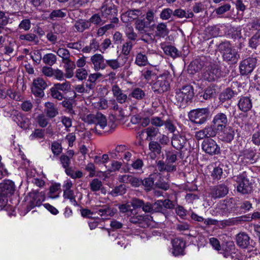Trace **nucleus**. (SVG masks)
Listing matches in <instances>:
<instances>
[{
  "label": "nucleus",
  "instance_id": "obj_59",
  "mask_svg": "<svg viewBox=\"0 0 260 260\" xmlns=\"http://www.w3.org/2000/svg\"><path fill=\"white\" fill-rule=\"evenodd\" d=\"M20 29H23L25 31H28L31 27V22L29 19H23L18 25Z\"/></svg>",
  "mask_w": 260,
  "mask_h": 260
},
{
  "label": "nucleus",
  "instance_id": "obj_51",
  "mask_svg": "<svg viewBox=\"0 0 260 260\" xmlns=\"http://www.w3.org/2000/svg\"><path fill=\"white\" fill-rule=\"evenodd\" d=\"M50 95L53 99L61 101L64 99L63 94L54 86H52L50 89Z\"/></svg>",
  "mask_w": 260,
  "mask_h": 260
},
{
  "label": "nucleus",
  "instance_id": "obj_14",
  "mask_svg": "<svg viewBox=\"0 0 260 260\" xmlns=\"http://www.w3.org/2000/svg\"><path fill=\"white\" fill-rule=\"evenodd\" d=\"M203 150L209 155H215L220 153V147L212 139L204 140L202 144Z\"/></svg>",
  "mask_w": 260,
  "mask_h": 260
},
{
  "label": "nucleus",
  "instance_id": "obj_37",
  "mask_svg": "<svg viewBox=\"0 0 260 260\" xmlns=\"http://www.w3.org/2000/svg\"><path fill=\"white\" fill-rule=\"evenodd\" d=\"M125 34L127 39L131 42L137 41L138 36H139L138 33L135 31L134 27L130 25L126 26Z\"/></svg>",
  "mask_w": 260,
  "mask_h": 260
},
{
  "label": "nucleus",
  "instance_id": "obj_11",
  "mask_svg": "<svg viewBox=\"0 0 260 260\" xmlns=\"http://www.w3.org/2000/svg\"><path fill=\"white\" fill-rule=\"evenodd\" d=\"M170 84L166 75H160L152 85V89L156 93H161L167 91Z\"/></svg>",
  "mask_w": 260,
  "mask_h": 260
},
{
  "label": "nucleus",
  "instance_id": "obj_41",
  "mask_svg": "<svg viewBox=\"0 0 260 260\" xmlns=\"http://www.w3.org/2000/svg\"><path fill=\"white\" fill-rule=\"evenodd\" d=\"M51 149L53 155V156H50V157L53 160L61 153L62 150L61 144L57 141H54L52 143Z\"/></svg>",
  "mask_w": 260,
  "mask_h": 260
},
{
  "label": "nucleus",
  "instance_id": "obj_25",
  "mask_svg": "<svg viewBox=\"0 0 260 260\" xmlns=\"http://www.w3.org/2000/svg\"><path fill=\"white\" fill-rule=\"evenodd\" d=\"M238 107L242 112H246L249 111L252 107L251 99L247 96H241L238 103Z\"/></svg>",
  "mask_w": 260,
  "mask_h": 260
},
{
  "label": "nucleus",
  "instance_id": "obj_47",
  "mask_svg": "<svg viewBox=\"0 0 260 260\" xmlns=\"http://www.w3.org/2000/svg\"><path fill=\"white\" fill-rule=\"evenodd\" d=\"M57 55L61 58L62 61L70 58V52L66 48L59 47L56 51L54 50Z\"/></svg>",
  "mask_w": 260,
  "mask_h": 260
},
{
  "label": "nucleus",
  "instance_id": "obj_28",
  "mask_svg": "<svg viewBox=\"0 0 260 260\" xmlns=\"http://www.w3.org/2000/svg\"><path fill=\"white\" fill-rule=\"evenodd\" d=\"M73 27L76 32L80 33L90 28L88 20L85 19H79L75 21Z\"/></svg>",
  "mask_w": 260,
  "mask_h": 260
},
{
  "label": "nucleus",
  "instance_id": "obj_19",
  "mask_svg": "<svg viewBox=\"0 0 260 260\" xmlns=\"http://www.w3.org/2000/svg\"><path fill=\"white\" fill-rule=\"evenodd\" d=\"M127 60L128 57L125 56H119L116 59H106V67L109 66L114 70H117L122 67Z\"/></svg>",
  "mask_w": 260,
  "mask_h": 260
},
{
  "label": "nucleus",
  "instance_id": "obj_53",
  "mask_svg": "<svg viewBox=\"0 0 260 260\" xmlns=\"http://www.w3.org/2000/svg\"><path fill=\"white\" fill-rule=\"evenodd\" d=\"M88 76L87 71L84 68L78 69L75 72V77L79 80H83L86 79Z\"/></svg>",
  "mask_w": 260,
  "mask_h": 260
},
{
  "label": "nucleus",
  "instance_id": "obj_39",
  "mask_svg": "<svg viewBox=\"0 0 260 260\" xmlns=\"http://www.w3.org/2000/svg\"><path fill=\"white\" fill-rule=\"evenodd\" d=\"M156 35L159 37H165L169 34L167 24L165 23L161 22L158 23L156 27Z\"/></svg>",
  "mask_w": 260,
  "mask_h": 260
},
{
  "label": "nucleus",
  "instance_id": "obj_46",
  "mask_svg": "<svg viewBox=\"0 0 260 260\" xmlns=\"http://www.w3.org/2000/svg\"><path fill=\"white\" fill-rule=\"evenodd\" d=\"M90 189L92 191L95 192L101 189L103 183L99 179L95 178L89 183Z\"/></svg>",
  "mask_w": 260,
  "mask_h": 260
},
{
  "label": "nucleus",
  "instance_id": "obj_50",
  "mask_svg": "<svg viewBox=\"0 0 260 260\" xmlns=\"http://www.w3.org/2000/svg\"><path fill=\"white\" fill-rule=\"evenodd\" d=\"M149 149L154 154H158L161 152V147L158 142L153 141L149 143Z\"/></svg>",
  "mask_w": 260,
  "mask_h": 260
},
{
  "label": "nucleus",
  "instance_id": "obj_27",
  "mask_svg": "<svg viewBox=\"0 0 260 260\" xmlns=\"http://www.w3.org/2000/svg\"><path fill=\"white\" fill-rule=\"evenodd\" d=\"M65 71V75L67 78H71L74 75V70L76 68V64L71 58L62 61Z\"/></svg>",
  "mask_w": 260,
  "mask_h": 260
},
{
  "label": "nucleus",
  "instance_id": "obj_3",
  "mask_svg": "<svg viewBox=\"0 0 260 260\" xmlns=\"http://www.w3.org/2000/svg\"><path fill=\"white\" fill-rule=\"evenodd\" d=\"M194 96L193 89L191 85H186L176 92V99L180 107H185Z\"/></svg>",
  "mask_w": 260,
  "mask_h": 260
},
{
  "label": "nucleus",
  "instance_id": "obj_35",
  "mask_svg": "<svg viewBox=\"0 0 260 260\" xmlns=\"http://www.w3.org/2000/svg\"><path fill=\"white\" fill-rule=\"evenodd\" d=\"M130 214H128L129 217V221L133 223H140L145 220V216L142 215L138 214L136 211L134 210H129Z\"/></svg>",
  "mask_w": 260,
  "mask_h": 260
},
{
  "label": "nucleus",
  "instance_id": "obj_26",
  "mask_svg": "<svg viewBox=\"0 0 260 260\" xmlns=\"http://www.w3.org/2000/svg\"><path fill=\"white\" fill-rule=\"evenodd\" d=\"M216 134L214 130L209 125L206 126L204 129L196 133L195 137L198 140H200L206 138L214 137Z\"/></svg>",
  "mask_w": 260,
  "mask_h": 260
},
{
  "label": "nucleus",
  "instance_id": "obj_63",
  "mask_svg": "<svg viewBox=\"0 0 260 260\" xmlns=\"http://www.w3.org/2000/svg\"><path fill=\"white\" fill-rule=\"evenodd\" d=\"M147 137L152 138L155 137L158 133L159 130L156 127L149 126L145 129Z\"/></svg>",
  "mask_w": 260,
  "mask_h": 260
},
{
  "label": "nucleus",
  "instance_id": "obj_20",
  "mask_svg": "<svg viewBox=\"0 0 260 260\" xmlns=\"http://www.w3.org/2000/svg\"><path fill=\"white\" fill-rule=\"evenodd\" d=\"M229 192L228 187L223 184L213 186L211 189L210 194L214 199L220 198L224 197Z\"/></svg>",
  "mask_w": 260,
  "mask_h": 260
},
{
  "label": "nucleus",
  "instance_id": "obj_6",
  "mask_svg": "<svg viewBox=\"0 0 260 260\" xmlns=\"http://www.w3.org/2000/svg\"><path fill=\"white\" fill-rule=\"evenodd\" d=\"M219 50L222 52L223 59L232 63L238 61L240 56L235 49H233L231 45L228 42L220 44Z\"/></svg>",
  "mask_w": 260,
  "mask_h": 260
},
{
  "label": "nucleus",
  "instance_id": "obj_31",
  "mask_svg": "<svg viewBox=\"0 0 260 260\" xmlns=\"http://www.w3.org/2000/svg\"><path fill=\"white\" fill-rule=\"evenodd\" d=\"M249 240V237L245 233H240L236 236L237 244L243 248L248 247L250 244Z\"/></svg>",
  "mask_w": 260,
  "mask_h": 260
},
{
  "label": "nucleus",
  "instance_id": "obj_17",
  "mask_svg": "<svg viewBox=\"0 0 260 260\" xmlns=\"http://www.w3.org/2000/svg\"><path fill=\"white\" fill-rule=\"evenodd\" d=\"M112 92L118 103L122 104L127 102L129 105L128 95L124 93L117 85H114L112 87Z\"/></svg>",
  "mask_w": 260,
  "mask_h": 260
},
{
  "label": "nucleus",
  "instance_id": "obj_32",
  "mask_svg": "<svg viewBox=\"0 0 260 260\" xmlns=\"http://www.w3.org/2000/svg\"><path fill=\"white\" fill-rule=\"evenodd\" d=\"M44 111L46 116L50 118H54L58 114L57 108L51 102L45 103Z\"/></svg>",
  "mask_w": 260,
  "mask_h": 260
},
{
  "label": "nucleus",
  "instance_id": "obj_8",
  "mask_svg": "<svg viewBox=\"0 0 260 260\" xmlns=\"http://www.w3.org/2000/svg\"><path fill=\"white\" fill-rule=\"evenodd\" d=\"M228 119L227 115L223 113H218L213 118L211 124L209 125L216 135L221 132L227 125Z\"/></svg>",
  "mask_w": 260,
  "mask_h": 260
},
{
  "label": "nucleus",
  "instance_id": "obj_34",
  "mask_svg": "<svg viewBox=\"0 0 260 260\" xmlns=\"http://www.w3.org/2000/svg\"><path fill=\"white\" fill-rule=\"evenodd\" d=\"M135 63L141 67L146 66L149 64L147 55L144 52L137 53L135 57Z\"/></svg>",
  "mask_w": 260,
  "mask_h": 260
},
{
  "label": "nucleus",
  "instance_id": "obj_55",
  "mask_svg": "<svg viewBox=\"0 0 260 260\" xmlns=\"http://www.w3.org/2000/svg\"><path fill=\"white\" fill-rule=\"evenodd\" d=\"M109 159V157L108 154H104L102 156L96 155L94 156L93 160L94 162L96 165H102L107 162Z\"/></svg>",
  "mask_w": 260,
  "mask_h": 260
},
{
  "label": "nucleus",
  "instance_id": "obj_36",
  "mask_svg": "<svg viewBox=\"0 0 260 260\" xmlns=\"http://www.w3.org/2000/svg\"><path fill=\"white\" fill-rule=\"evenodd\" d=\"M127 148V147L124 145H118L110 152V154L112 158L118 159L121 157V154L126 151Z\"/></svg>",
  "mask_w": 260,
  "mask_h": 260
},
{
  "label": "nucleus",
  "instance_id": "obj_5",
  "mask_svg": "<svg viewBox=\"0 0 260 260\" xmlns=\"http://www.w3.org/2000/svg\"><path fill=\"white\" fill-rule=\"evenodd\" d=\"M237 182V190L238 192L246 194L251 193L252 190V184L245 175L243 173L234 177Z\"/></svg>",
  "mask_w": 260,
  "mask_h": 260
},
{
  "label": "nucleus",
  "instance_id": "obj_12",
  "mask_svg": "<svg viewBox=\"0 0 260 260\" xmlns=\"http://www.w3.org/2000/svg\"><path fill=\"white\" fill-rule=\"evenodd\" d=\"M257 60L254 57H248L241 61L239 66L241 75H246L251 73L256 66Z\"/></svg>",
  "mask_w": 260,
  "mask_h": 260
},
{
  "label": "nucleus",
  "instance_id": "obj_56",
  "mask_svg": "<svg viewBox=\"0 0 260 260\" xmlns=\"http://www.w3.org/2000/svg\"><path fill=\"white\" fill-rule=\"evenodd\" d=\"M125 192V187L124 185H120L115 187L110 192V194L114 197L122 195Z\"/></svg>",
  "mask_w": 260,
  "mask_h": 260
},
{
  "label": "nucleus",
  "instance_id": "obj_45",
  "mask_svg": "<svg viewBox=\"0 0 260 260\" xmlns=\"http://www.w3.org/2000/svg\"><path fill=\"white\" fill-rule=\"evenodd\" d=\"M162 49L166 55L172 57H176L179 55L178 50L173 46H165Z\"/></svg>",
  "mask_w": 260,
  "mask_h": 260
},
{
  "label": "nucleus",
  "instance_id": "obj_43",
  "mask_svg": "<svg viewBox=\"0 0 260 260\" xmlns=\"http://www.w3.org/2000/svg\"><path fill=\"white\" fill-rule=\"evenodd\" d=\"M42 59L45 64L52 66L56 62L57 57L54 54L49 53L44 55Z\"/></svg>",
  "mask_w": 260,
  "mask_h": 260
},
{
  "label": "nucleus",
  "instance_id": "obj_4",
  "mask_svg": "<svg viewBox=\"0 0 260 260\" xmlns=\"http://www.w3.org/2000/svg\"><path fill=\"white\" fill-rule=\"evenodd\" d=\"M210 114L209 108H198L190 111L188 113V117L191 122L202 124L207 121Z\"/></svg>",
  "mask_w": 260,
  "mask_h": 260
},
{
  "label": "nucleus",
  "instance_id": "obj_57",
  "mask_svg": "<svg viewBox=\"0 0 260 260\" xmlns=\"http://www.w3.org/2000/svg\"><path fill=\"white\" fill-rule=\"evenodd\" d=\"M215 94V89L211 87L207 88L203 94V98L206 100H210Z\"/></svg>",
  "mask_w": 260,
  "mask_h": 260
},
{
  "label": "nucleus",
  "instance_id": "obj_30",
  "mask_svg": "<svg viewBox=\"0 0 260 260\" xmlns=\"http://www.w3.org/2000/svg\"><path fill=\"white\" fill-rule=\"evenodd\" d=\"M221 132L220 135V139L225 142L230 143L234 139L235 132L233 128L230 127H225Z\"/></svg>",
  "mask_w": 260,
  "mask_h": 260
},
{
  "label": "nucleus",
  "instance_id": "obj_18",
  "mask_svg": "<svg viewBox=\"0 0 260 260\" xmlns=\"http://www.w3.org/2000/svg\"><path fill=\"white\" fill-rule=\"evenodd\" d=\"M15 190L14 183L10 180L0 183V197L5 198L7 201L6 196L11 195Z\"/></svg>",
  "mask_w": 260,
  "mask_h": 260
},
{
  "label": "nucleus",
  "instance_id": "obj_24",
  "mask_svg": "<svg viewBox=\"0 0 260 260\" xmlns=\"http://www.w3.org/2000/svg\"><path fill=\"white\" fill-rule=\"evenodd\" d=\"M173 246L172 253L175 256L183 254L185 242L181 239L176 238L172 241Z\"/></svg>",
  "mask_w": 260,
  "mask_h": 260
},
{
  "label": "nucleus",
  "instance_id": "obj_40",
  "mask_svg": "<svg viewBox=\"0 0 260 260\" xmlns=\"http://www.w3.org/2000/svg\"><path fill=\"white\" fill-rule=\"evenodd\" d=\"M102 17L101 15H100L99 13H96L92 15L90 18L88 19L90 27L91 26L92 24L95 26H101L104 24L106 22V21L103 20Z\"/></svg>",
  "mask_w": 260,
  "mask_h": 260
},
{
  "label": "nucleus",
  "instance_id": "obj_7",
  "mask_svg": "<svg viewBox=\"0 0 260 260\" xmlns=\"http://www.w3.org/2000/svg\"><path fill=\"white\" fill-rule=\"evenodd\" d=\"M101 16L103 18L111 20V22L117 23L118 19L116 17L117 10L115 6L112 3H106L103 4L100 8Z\"/></svg>",
  "mask_w": 260,
  "mask_h": 260
},
{
  "label": "nucleus",
  "instance_id": "obj_49",
  "mask_svg": "<svg viewBox=\"0 0 260 260\" xmlns=\"http://www.w3.org/2000/svg\"><path fill=\"white\" fill-rule=\"evenodd\" d=\"M235 94L234 91L232 89L228 88L221 93V100L225 101L231 100L235 96Z\"/></svg>",
  "mask_w": 260,
  "mask_h": 260
},
{
  "label": "nucleus",
  "instance_id": "obj_52",
  "mask_svg": "<svg viewBox=\"0 0 260 260\" xmlns=\"http://www.w3.org/2000/svg\"><path fill=\"white\" fill-rule=\"evenodd\" d=\"M36 120L39 125L41 127H46L49 122L48 118L47 116H45L44 114H40L36 117Z\"/></svg>",
  "mask_w": 260,
  "mask_h": 260
},
{
  "label": "nucleus",
  "instance_id": "obj_33",
  "mask_svg": "<svg viewBox=\"0 0 260 260\" xmlns=\"http://www.w3.org/2000/svg\"><path fill=\"white\" fill-rule=\"evenodd\" d=\"M19 38L21 41H25L26 42L31 43L35 45H38L40 42L39 37L34 33L21 34L19 36Z\"/></svg>",
  "mask_w": 260,
  "mask_h": 260
},
{
  "label": "nucleus",
  "instance_id": "obj_61",
  "mask_svg": "<svg viewBox=\"0 0 260 260\" xmlns=\"http://www.w3.org/2000/svg\"><path fill=\"white\" fill-rule=\"evenodd\" d=\"M154 213L165 212L163 206L162 200H159L156 201L153 204Z\"/></svg>",
  "mask_w": 260,
  "mask_h": 260
},
{
  "label": "nucleus",
  "instance_id": "obj_42",
  "mask_svg": "<svg viewBox=\"0 0 260 260\" xmlns=\"http://www.w3.org/2000/svg\"><path fill=\"white\" fill-rule=\"evenodd\" d=\"M67 10L65 9L55 10L50 14L49 18L52 20H54L57 18H64L67 16Z\"/></svg>",
  "mask_w": 260,
  "mask_h": 260
},
{
  "label": "nucleus",
  "instance_id": "obj_21",
  "mask_svg": "<svg viewBox=\"0 0 260 260\" xmlns=\"http://www.w3.org/2000/svg\"><path fill=\"white\" fill-rule=\"evenodd\" d=\"M31 200L29 202L28 208L31 210L37 206H40L44 200L45 197L41 193L37 191L32 192L30 193Z\"/></svg>",
  "mask_w": 260,
  "mask_h": 260
},
{
  "label": "nucleus",
  "instance_id": "obj_9",
  "mask_svg": "<svg viewBox=\"0 0 260 260\" xmlns=\"http://www.w3.org/2000/svg\"><path fill=\"white\" fill-rule=\"evenodd\" d=\"M220 75L218 66L215 64L205 65V69L202 74V79L208 82H213L217 79Z\"/></svg>",
  "mask_w": 260,
  "mask_h": 260
},
{
  "label": "nucleus",
  "instance_id": "obj_2",
  "mask_svg": "<svg viewBox=\"0 0 260 260\" xmlns=\"http://www.w3.org/2000/svg\"><path fill=\"white\" fill-rule=\"evenodd\" d=\"M145 91L140 87L132 89L128 94L129 100V110L133 114H136L139 112L138 102L145 100L146 97Z\"/></svg>",
  "mask_w": 260,
  "mask_h": 260
},
{
  "label": "nucleus",
  "instance_id": "obj_54",
  "mask_svg": "<svg viewBox=\"0 0 260 260\" xmlns=\"http://www.w3.org/2000/svg\"><path fill=\"white\" fill-rule=\"evenodd\" d=\"M260 42V35L256 34L249 40V46L253 49H256L259 45Z\"/></svg>",
  "mask_w": 260,
  "mask_h": 260
},
{
  "label": "nucleus",
  "instance_id": "obj_29",
  "mask_svg": "<svg viewBox=\"0 0 260 260\" xmlns=\"http://www.w3.org/2000/svg\"><path fill=\"white\" fill-rule=\"evenodd\" d=\"M205 66V62L201 59H196L193 60L188 67V72L190 74L194 73L200 71Z\"/></svg>",
  "mask_w": 260,
  "mask_h": 260
},
{
  "label": "nucleus",
  "instance_id": "obj_62",
  "mask_svg": "<svg viewBox=\"0 0 260 260\" xmlns=\"http://www.w3.org/2000/svg\"><path fill=\"white\" fill-rule=\"evenodd\" d=\"M62 106L66 108L67 110H68V112L70 113H73L74 111L73 110V101L72 100L70 99H64L61 102Z\"/></svg>",
  "mask_w": 260,
  "mask_h": 260
},
{
  "label": "nucleus",
  "instance_id": "obj_16",
  "mask_svg": "<svg viewBox=\"0 0 260 260\" xmlns=\"http://www.w3.org/2000/svg\"><path fill=\"white\" fill-rule=\"evenodd\" d=\"M142 15V12L140 9H130L121 15V19L123 22L127 23L133 20L136 21Z\"/></svg>",
  "mask_w": 260,
  "mask_h": 260
},
{
  "label": "nucleus",
  "instance_id": "obj_10",
  "mask_svg": "<svg viewBox=\"0 0 260 260\" xmlns=\"http://www.w3.org/2000/svg\"><path fill=\"white\" fill-rule=\"evenodd\" d=\"M148 25V24L144 19H137L134 24L136 30L141 36L140 40L146 43H148L151 40V38H148L150 37V34L147 32Z\"/></svg>",
  "mask_w": 260,
  "mask_h": 260
},
{
  "label": "nucleus",
  "instance_id": "obj_48",
  "mask_svg": "<svg viewBox=\"0 0 260 260\" xmlns=\"http://www.w3.org/2000/svg\"><path fill=\"white\" fill-rule=\"evenodd\" d=\"M45 136L44 130L42 129H35L29 136L31 140L44 139Z\"/></svg>",
  "mask_w": 260,
  "mask_h": 260
},
{
  "label": "nucleus",
  "instance_id": "obj_22",
  "mask_svg": "<svg viewBox=\"0 0 260 260\" xmlns=\"http://www.w3.org/2000/svg\"><path fill=\"white\" fill-rule=\"evenodd\" d=\"M187 139L185 136L176 134H174L172 138L171 143L172 145L177 150H181L186 144Z\"/></svg>",
  "mask_w": 260,
  "mask_h": 260
},
{
  "label": "nucleus",
  "instance_id": "obj_60",
  "mask_svg": "<svg viewBox=\"0 0 260 260\" xmlns=\"http://www.w3.org/2000/svg\"><path fill=\"white\" fill-rule=\"evenodd\" d=\"M133 47V45L132 42L128 41L125 43L123 45L122 48V52L123 54V56H127L129 54Z\"/></svg>",
  "mask_w": 260,
  "mask_h": 260
},
{
  "label": "nucleus",
  "instance_id": "obj_15",
  "mask_svg": "<svg viewBox=\"0 0 260 260\" xmlns=\"http://www.w3.org/2000/svg\"><path fill=\"white\" fill-rule=\"evenodd\" d=\"M104 56L100 53H95L90 57V61L95 71L103 70L106 68V62Z\"/></svg>",
  "mask_w": 260,
  "mask_h": 260
},
{
  "label": "nucleus",
  "instance_id": "obj_13",
  "mask_svg": "<svg viewBox=\"0 0 260 260\" xmlns=\"http://www.w3.org/2000/svg\"><path fill=\"white\" fill-rule=\"evenodd\" d=\"M47 87L45 80L41 77L35 79L31 87V92L36 96L43 97L44 95V90Z\"/></svg>",
  "mask_w": 260,
  "mask_h": 260
},
{
  "label": "nucleus",
  "instance_id": "obj_44",
  "mask_svg": "<svg viewBox=\"0 0 260 260\" xmlns=\"http://www.w3.org/2000/svg\"><path fill=\"white\" fill-rule=\"evenodd\" d=\"M53 86L60 91H62L63 93H65L68 92L71 90V83L69 81L66 80L62 83H55L53 85Z\"/></svg>",
  "mask_w": 260,
  "mask_h": 260
},
{
  "label": "nucleus",
  "instance_id": "obj_64",
  "mask_svg": "<svg viewBox=\"0 0 260 260\" xmlns=\"http://www.w3.org/2000/svg\"><path fill=\"white\" fill-rule=\"evenodd\" d=\"M144 203L143 200L136 198H133L131 201V205L134 209L142 208Z\"/></svg>",
  "mask_w": 260,
  "mask_h": 260
},
{
  "label": "nucleus",
  "instance_id": "obj_23",
  "mask_svg": "<svg viewBox=\"0 0 260 260\" xmlns=\"http://www.w3.org/2000/svg\"><path fill=\"white\" fill-rule=\"evenodd\" d=\"M116 211V209L110 207L107 205H105L98 209L96 213L102 217L103 219H107L113 216L115 214Z\"/></svg>",
  "mask_w": 260,
  "mask_h": 260
},
{
  "label": "nucleus",
  "instance_id": "obj_58",
  "mask_svg": "<svg viewBox=\"0 0 260 260\" xmlns=\"http://www.w3.org/2000/svg\"><path fill=\"white\" fill-rule=\"evenodd\" d=\"M173 15V10L170 8L164 9L160 13V18L164 20H168Z\"/></svg>",
  "mask_w": 260,
  "mask_h": 260
},
{
  "label": "nucleus",
  "instance_id": "obj_1",
  "mask_svg": "<svg viewBox=\"0 0 260 260\" xmlns=\"http://www.w3.org/2000/svg\"><path fill=\"white\" fill-rule=\"evenodd\" d=\"M84 122L88 124H94L91 130L95 133L100 134L101 131L107 126V118L105 115L101 113L90 114L83 117Z\"/></svg>",
  "mask_w": 260,
  "mask_h": 260
},
{
  "label": "nucleus",
  "instance_id": "obj_38",
  "mask_svg": "<svg viewBox=\"0 0 260 260\" xmlns=\"http://www.w3.org/2000/svg\"><path fill=\"white\" fill-rule=\"evenodd\" d=\"M173 15L179 18H191L194 16L193 12L189 11L186 12L185 10L180 8L177 9L173 11Z\"/></svg>",
  "mask_w": 260,
  "mask_h": 260
}]
</instances>
